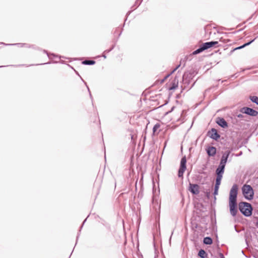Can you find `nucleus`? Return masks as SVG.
<instances>
[{"label":"nucleus","instance_id":"nucleus-12","mask_svg":"<svg viewBox=\"0 0 258 258\" xmlns=\"http://www.w3.org/2000/svg\"><path fill=\"white\" fill-rule=\"evenodd\" d=\"M224 167L222 166H219V167L216 169V174L217 176H221L223 177V174L224 171Z\"/></svg>","mask_w":258,"mask_h":258},{"label":"nucleus","instance_id":"nucleus-25","mask_svg":"<svg viewBox=\"0 0 258 258\" xmlns=\"http://www.w3.org/2000/svg\"><path fill=\"white\" fill-rule=\"evenodd\" d=\"M221 257H222V258H224V256H223V254H221Z\"/></svg>","mask_w":258,"mask_h":258},{"label":"nucleus","instance_id":"nucleus-26","mask_svg":"<svg viewBox=\"0 0 258 258\" xmlns=\"http://www.w3.org/2000/svg\"><path fill=\"white\" fill-rule=\"evenodd\" d=\"M174 89V87H172V88H171L170 89V90H172V89Z\"/></svg>","mask_w":258,"mask_h":258},{"label":"nucleus","instance_id":"nucleus-16","mask_svg":"<svg viewBox=\"0 0 258 258\" xmlns=\"http://www.w3.org/2000/svg\"><path fill=\"white\" fill-rule=\"evenodd\" d=\"M204 50V49L203 48V47H202V46L201 45L200 48H199L198 49H197V50H196L195 51L193 52V54H198V53H200L202 52Z\"/></svg>","mask_w":258,"mask_h":258},{"label":"nucleus","instance_id":"nucleus-8","mask_svg":"<svg viewBox=\"0 0 258 258\" xmlns=\"http://www.w3.org/2000/svg\"><path fill=\"white\" fill-rule=\"evenodd\" d=\"M218 43L217 41H211L208 42H206L203 43L202 45V46L204 50L207 49L211 47H212L213 45L217 44Z\"/></svg>","mask_w":258,"mask_h":258},{"label":"nucleus","instance_id":"nucleus-27","mask_svg":"<svg viewBox=\"0 0 258 258\" xmlns=\"http://www.w3.org/2000/svg\"><path fill=\"white\" fill-rule=\"evenodd\" d=\"M170 75H168V76H167L165 79H166L168 76H169Z\"/></svg>","mask_w":258,"mask_h":258},{"label":"nucleus","instance_id":"nucleus-15","mask_svg":"<svg viewBox=\"0 0 258 258\" xmlns=\"http://www.w3.org/2000/svg\"><path fill=\"white\" fill-rule=\"evenodd\" d=\"M250 100L255 103L256 105H258V97L255 96H251L250 97Z\"/></svg>","mask_w":258,"mask_h":258},{"label":"nucleus","instance_id":"nucleus-4","mask_svg":"<svg viewBox=\"0 0 258 258\" xmlns=\"http://www.w3.org/2000/svg\"><path fill=\"white\" fill-rule=\"evenodd\" d=\"M186 159L185 157L181 158L180 161V168L178 170V176L179 177H182L183 173L184 172L186 167Z\"/></svg>","mask_w":258,"mask_h":258},{"label":"nucleus","instance_id":"nucleus-13","mask_svg":"<svg viewBox=\"0 0 258 258\" xmlns=\"http://www.w3.org/2000/svg\"><path fill=\"white\" fill-rule=\"evenodd\" d=\"M203 242L205 244H211L212 243V239L210 237H206L204 238Z\"/></svg>","mask_w":258,"mask_h":258},{"label":"nucleus","instance_id":"nucleus-1","mask_svg":"<svg viewBox=\"0 0 258 258\" xmlns=\"http://www.w3.org/2000/svg\"><path fill=\"white\" fill-rule=\"evenodd\" d=\"M237 192L238 186L235 184L233 185L230 190L229 201L230 212L231 215L233 217L236 216L237 212L236 203Z\"/></svg>","mask_w":258,"mask_h":258},{"label":"nucleus","instance_id":"nucleus-17","mask_svg":"<svg viewBox=\"0 0 258 258\" xmlns=\"http://www.w3.org/2000/svg\"><path fill=\"white\" fill-rule=\"evenodd\" d=\"M222 178V177L219 176H217L215 185H217V186L220 185Z\"/></svg>","mask_w":258,"mask_h":258},{"label":"nucleus","instance_id":"nucleus-9","mask_svg":"<svg viewBox=\"0 0 258 258\" xmlns=\"http://www.w3.org/2000/svg\"><path fill=\"white\" fill-rule=\"evenodd\" d=\"M210 138L212 139L217 140L220 138V135L218 134L217 130L212 128L210 132Z\"/></svg>","mask_w":258,"mask_h":258},{"label":"nucleus","instance_id":"nucleus-2","mask_svg":"<svg viewBox=\"0 0 258 258\" xmlns=\"http://www.w3.org/2000/svg\"><path fill=\"white\" fill-rule=\"evenodd\" d=\"M238 207L239 211L243 215L246 217L251 216L252 209L250 204L241 202L239 204Z\"/></svg>","mask_w":258,"mask_h":258},{"label":"nucleus","instance_id":"nucleus-7","mask_svg":"<svg viewBox=\"0 0 258 258\" xmlns=\"http://www.w3.org/2000/svg\"><path fill=\"white\" fill-rule=\"evenodd\" d=\"M229 155V152L225 153L222 155L219 166H222L224 167H225Z\"/></svg>","mask_w":258,"mask_h":258},{"label":"nucleus","instance_id":"nucleus-23","mask_svg":"<svg viewBox=\"0 0 258 258\" xmlns=\"http://www.w3.org/2000/svg\"><path fill=\"white\" fill-rule=\"evenodd\" d=\"M180 67V65H178V66H177L173 71L171 73V74H172L179 67Z\"/></svg>","mask_w":258,"mask_h":258},{"label":"nucleus","instance_id":"nucleus-20","mask_svg":"<svg viewBox=\"0 0 258 258\" xmlns=\"http://www.w3.org/2000/svg\"><path fill=\"white\" fill-rule=\"evenodd\" d=\"M219 187V186L215 185L214 192V195H216L218 194Z\"/></svg>","mask_w":258,"mask_h":258},{"label":"nucleus","instance_id":"nucleus-14","mask_svg":"<svg viewBox=\"0 0 258 258\" xmlns=\"http://www.w3.org/2000/svg\"><path fill=\"white\" fill-rule=\"evenodd\" d=\"M198 255L201 258H206L207 254L204 250L201 249L199 252Z\"/></svg>","mask_w":258,"mask_h":258},{"label":"nucleus","instance_id":"nucleus-19","mask_svg":"<svg viewBox=\"0 0 258 258\" xmlns=\"http://www.w3.org/2000/svg\"><path fill=\"white\" fill-rule=\"evenodd\" d=\"M160 126V125L159 123H156L154 125V126L153 127V132L154 133H155V132L158 130Z\"/></svg>","mask_w":258,"mask_h":258},{"label":"nucleus","instance_id":"nucleus-24","mask_svg":"<svg viewBox=\"0 0 258 258\" xmlns=\"http://www.w3.org/2000/svg\"><path fill=\"white\" fill-rule=\"evenodd\" d=\"M243 47H244V44L243 45H241V46H240L239 47H237L236 48H235V49H241V48H242Z\"/></svg>","mask_w":258,"mask_h":258},{"label":"nucleus","instance_id":"nucleus-18","mask_svg":"<svg viewBox=\"0 0 258 258\" xmlns=\"http://www.w3.org/2000/svg\"><path fill=\"white\" fill-rule=\"evenodd\" d=\"M83 63L87 65H92L95 63V61L93 60H85L83 61Z\"/></svg>","mask_w":258,"mask_h":258},{"label":"nucleus","instance_id":"nucleus-6","mask_svg":"<svg viewBox=\"0 0 258 258\" xmlns=\"http://www.w3.org/2000/svg\"><path fill=\"white\" fill-rule=\"evenodd\" d=\"M189 190L194 195H198L200 192L199 186L197 184L190 183L189 185Z\"/></svg>","mask_w":258,"mask_h":258},{"label":"nucleus","instance_id":"nucleus-11","mask_svg":"<svg viewBox=\"0 0 258 258\" xmlns=\"http://www.w3.org/2000/svg\"><path fill=\"white\" fill-rule=\"evenodd\" d=\"M217 124L222 127H226L228 126L227 122L223 118H219L217 121Z\"/></svg>","mask_w":258,"mask_h":258},{"label":"nucleus","instance_id":"nucleus-3","mask_svg":"<svg viewBox=\"0 0 258 258\" xmlns=\"http://www.w3.org/2000/svg\"><path fill=\"white\" fill-rule=\"evenodd\" d=\"M241 190L242 194L246 199L251 200L253 199L254 192L252 187L250 185H243L242 187Z\"/></svg>","mask_w":258,"mask_h":258},{"label":"nucleus","instance_id":"nucleus-22","mask_svg":"<svg viewBox=\"0 0 258 258\" xmlns=\"http://www.w3.org/2000/svg\"><path fill=\"white\" fill-rule=\"evenodd\" d=\"M255 39H253V40H252L251 41L246 43H245L244 44V47H245L246 46H247V45H249L250 44H251L252 42H253L254 41Z\"/></svg>","mask_w":258,"mask_h":258},{"label":"nucleus","instance_id":"nucleus-10","mask_svg":"<svg viewBox=\"0 0 258 258\" xmlns=\"http://www.w3.org/2000/svg\"><path fill=\"white\" fill-rule=\"evenodd\" d=\"M207 154L210 156H214L216 153V148L214 147H210L207 150Z\"/></svg>","mask_w":258,"mask_h":258},{"label":"nucleus","instance_id":"nucleus-21","mask_svg":"<svg viewBox=\"0 0 258 258\" xmlns=\"http://www.w3.org/2000/svg\"><path fill=\"white\" fill-rule=\"evenodd\" d=\"M255 39H253V40H252L251 41L246 43H245L244 44V47H245L246 46H247V45H249L250 44H251L252 42H253L254 41Z\"/></svg>","mask_w":258,"mask_h":258},{"label":"nucleus","instance_id":"nucleus-5","mask_svg":"<svg viewBox=\"0 0 258 258\" xmlns=\"http://www.w3.org/2000/svg\"><path fill=\"white\" fill-rule=\"evenodd\" d=\"M241 111L246 114L252 116H256L258 114V112L257 111L246 107L242 108Z\"/></svg>","mask_w":258,"mask_h":258}]
</instances>
